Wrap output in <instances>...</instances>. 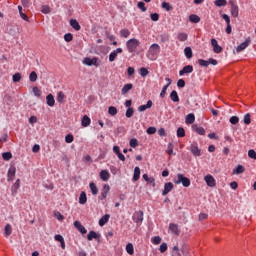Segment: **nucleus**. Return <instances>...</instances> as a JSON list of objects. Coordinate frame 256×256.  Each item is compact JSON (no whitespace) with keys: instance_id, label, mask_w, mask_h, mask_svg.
Here are the masks:
<instances>
[{"instance_id":"5701e85b","label":"nucleus","mask_w":256,"mask_h":256,"mask_svg":"<svg viewBox=\"0 0 256 256\" xmlns=\"http://www.w3.org/2000/svg\"><path fill=\"white\" fill-rule=\"evenodd\" d=\"M245 173V167L243 165L239 164L237 167L233 170V175H241Z\"/></svg>"},{"instance_id":"0e129e2a","label":"nucleus","mask_w":256,"mask_h":256,"mask_svg":"<svg viewBox=\"0 0 256 256\" xmlns=\"http://www.w3.org/2000/svg\"><path fill=\"white\" fill-rule=\"evenodd\" d=\"M166 153L168 155H173V144L172 143H168Z\"/></svg>"},{"instance_id":"393cba45","label":"nucleus","mask_w":256,"mask_h":256,"mask_svg":"<svg viewBox=\"0 0 256 256\" xmlns=\"http://www.w3.org/2000/svg\"><path fill=\"white\" fill-rule=\"evenodd\" d=\"M131 89H133V84L131 83L125 84L121 90L122 95H127V93L131 91Z\"/></svg>"},{"instance_id":"4c0bfd02","label":"nucleus","mask_w":256,"mask_h":256,"mask_svg":"<svg viewBox=\"0 0 256 256\" xmlns=\"http://www.w3.org/2000/svg\"><path fill=\"white\" fill-rule=\"evenodd\" d=\"M188 37L189 36L187 35V33L181 32V33H178L177 39L183 42V41H187Z\"/></svg>"},{"instance_id":"774afa93","label":"nucleus","mask_w":256,"mask_h":256,"mask_svg":"<svg viewBox=\"0 0 256 256\" xmlns=\"http://www.w3.org/2000/svg\"><path fill=\"white\" fill-rule=\"evenodd\" d=\"M160 253H165L167 251V243H162L159 248Z\"/></svg>"},{"instance_id":"8fccbe9b","label":"nucleus","mask_w":256,"mask_h":256,"mask_svg":"<svg viewBox=\"0 0 256 256\" xmlns=\"http://www.w3.org/2000/svg\"><path fill=\"white\" fill-rule=\"evenodd\" d=\"M167 89H169V85H165V86L162 88V90H161V92H160V97H161V99H165V95H167Z\"/></svg>"},{"instance_id":"dca6fc26","label":"nucleus","mask_w":256,"mask_h":256,"mask_svg":"<svg viewBox=\"0 0 256 256\" xmlns=\"http://www.w3.org/2000/svg\"><path fill=\"white\" fill-rule=\"evenodd\" d=\"M169 231H171V233H173V235H179L181 233V231L179 230V225H177L175 223L169 224Z\"/></svg>"},{"instance_id":"4be33fe9","label":"nucleus","mask_w":256,"mask_h":256,"mask_svg":"<svg viewBox=\"0 0 256 256\" xmlns=\"http://www.w3.org/2000/svg\"><path fill=\"white\" fill-rule=\"evenodd\" d=\"M110 177H111V174H109L108 170H102L100 172V179L102 181H109Z\"/></svg>"},{"instance_id":"f704fd0d","label":"nucleus","mask_w":256,"mask_h":256,"mask_svg":"<svg viewBox=\"0 0 256 256\" xmlns=\"http://www.w3.org/2000/svg\"><path fill=\"white\" fill-rule=\"evenodd\" d=\"M192 128L196 133H198V135H205V128L198 127L197 125H193Z\"/></svg>"},{"instance_id":"c03bdc74","label":"nucleus","mask_w":256,"mask_h":256,"mask_svg":"<svg viewBox=\"0 0 256 256\" xmlns=\"http://www.w3.org/2000/svg\"><path fill=\"white\" fill-rule=\"evenodd\" d=\"M56 100L58 103H63V101L65 100V93L61 91L58 92Z\"/></svg>"},{"instance_id":"1a4fd4ad","label":"nucleus","mask_w":256,"mask_h":256,"mask_svg":"<svg viewBox=\"0 0 256 256\" xmlns=\"http://www.w3.org/2000/svg\"><path fill=\"white\" fill-rule=\"evenodd\" d=\"M109 191H111V187H109V184H105L103 186L99 199H101V201L107 199V195L109 194Z\"/></svg>"},{"instance_id":"aec40b11","label":"nucleus","mask_w":256,"mask_h":256,"mask_svg":"<svg viewBox=\"0 0 256 256\" xmlns=\"http://www.w3.org/2000/svg\"><path fill=\"white\" fill-rule=\"evenodd\" d=\"M46 103L48 107H55V97H53V94H48L46 96Z\"/></svg>"},{"instance_id":"7c9ffc66","label":"nucleus","mask_w":256,"mask_h":256,"mask_svg":"<svg viewBox=\"0 0 256 256\" xmlns=\"http://www.w3.org/2000/svg\"><path fill=\"white\" fill-rule=\"evenodd\" d=\"M91 125V118L89 116L85 115L82 118V127H89Z\"/></svg>"},{"instance_id":"72a5a7b5","label":"nucleus","mask_w":256,"mask_h":256,"mask_svg":"<svg viewBox=\"0 0 256 256\" xmlns=\"http://www.w3.org/2000/svg\"><path fill=\"white\" fill-rule=\"evenodd\" d=\"M126 252L128 255H133L135 253V248L133 247V243H128L126 245Z\"/></svg>"},{"instance_id":"423d86ee","label":"nucleus","mask_w":256,"mask_h":256,"mask_svg":"<svg viewBox=\"0 0 256 256\" xmlns=\"http://www.w3.org/2000/svg\"><path fill=\"white\" fill-rule=\"evenodd\" d=\"M190 151L194 157H201V149H199L196 142L190 145Z\"/></svg>"},{"instance_id":"de8ad7c7","label":"nucleus","mask_w":256,"mask_h":256,"mask_svg":"<svg viewBox=\"0 0 256 256\" xmlns=\"http://www.w3.org/2000/svg\"><path fill=\"white\" fill-rule=\"evenodd\" d=\"M12 157H13V154H11V152L2 153V159H4V161H9Z\"/></svg>"},{"instance_id":"f03ea898","label":"nucleus","mask_w":256,"mask_h":256,"mask_svg":"<svg viewBox=\"0 0 256 256\" xmlns=\"http://www.w3.org/2000/svg\"><path fill=\"white\" fill-rule=\"evenodd\" d=\"M141 45V42L139 39L131 38L128 41H126V49L128 53H135L137 51V47Z\"/></svg>"},{"instance_id":"9b49d317","label":"nucleus","mask_w":256,"mask_h":256,"mask_svg":"<svg viewBox=\"0 0 256 256\" xmlns=\"http://www.w3.org/2000/svg\"><path fill=\"white\" fill-rule=\"evenodd\" d=\"M119 53H123V48H117L116 50L112 51L109 54L110 63H113V61H115V59H117V56L119 55Z\"/></svg>"},{"instance_id":"c85d7f7f","label":"nucleus","mask_w":256,"mask_h":256,"mask_svg":"<svg viewBox=\"0 0 256 256\" xmlns=\"http://www.w3.org/2000/svg\"><path fill=\"white\" fill-rule=\"evenodd\" d=\"M89 188H90L92 195H97V193H99V188H97V184H95L94 182H91L89 184Z\"/></svg>"},{"instance_id":"13d9d810","label":"nucleus","mask_w":256,"mask_h":256,"mask_svg":"<svg viewBox=\"0 0 256 256\" xmlns=\"http://www.w3.org/2000/svg\"><path fill=\"white\" fill-rule=\"evenodd\" d=\"M138 9H140L143 13L147 11V7H145V2H138L137 4Z\"/></svg>"},{"instance_id":"0eeeda50","label":"nucleus","mask_w":256,"mask_h":256,"mask_svg":"<svg viewBox=\"0 0 256 256\" xmlns=\"http://www.w3.org/2000/svg\"><path fill=\"white\" fill-rule=\"evenodd\" d=\"M250 43L251 38H247L244 42H242L240 45L236 47V52L241 53V51H245V49L249 47Z\"/></svg>"},{"instance_id":"338daca9","label":"nucleus","mask_w":256,"mask_h":256,"mask_svg":"<svg viewBox=\"0 0 256 256\" xmlns=\"http://www.w3.org/2000/svg\"><path fill=\"white\" fill-rule=\"evenodd\" d=\"M248 157H250V159H256V152L255 150L251 149L248 151Z\"/></svg>"},{"instance_id":"20e7f679","label":"nucleus","mask_w":256,"mask_h":256,"mask_svg":"<svg viewBox=\"0 0 256 256\" xmlns=\"http://www.w3.org/2000/svg\"><path fill=\"white\" fill-rule=\"evenodd\" d=\"M98 61H99V59L97 57H94V58L86 57V58H84L83 63H84V65H87L88 67H91L93 65L95 67H99Z\"/></svg>"},{"instance_id":"bf43d9fd","label":"nucleus","mask_w":256,"mask_h":256,"mask_svg":"<svg viewBox=\"0 0 256 256\" xmlns=\"http://www.w3.org/2000/svg\"><path fill=\"white\" fill-rule=\"evenodd\" d=\"M229 122L231 123V125H237V123H239V117L232 116V117H230Z\"/></svg>"},{"instance_id":"a211bd4d","label":"nucleus","mask_w":256,"mask_h":256,"mask_svg":"<svg viewBox=\"0 0 256 256\" xmlns=\"http://www.w3.org/2000/svg\"><path fill=\"white\" fill-rule=\"evenodd\" d=\"M193 71V65L184 66L182 70L179 71L180 77L186 75L187 73H191Z\"/></svg>"},{"instance_id":"6e6d98bb","label":"nucleus","mask_w":256,"mask_h":256,"mask_svg":"<svg viewBox=\"0 0 256 256\" xmlns=\"http://www.w3.org/2000/svg\"><path fill=\"white\" fill-rule=\"evenodd\" d=\"M4 231H5V235L7 237H9V235H11L12 233V228H11V224H7L4 228Z\"/></svg>"},{"instance_id":"b1692460","label":"nucleus","mask_w":256,"mask_h":256,"mask_svg":"<svg viewBox=\"0 0 256 256\" xmlns=\"http://www.w3.org/2000/svg\"><path fill=\"white\" fill-rule=\"evenodd\" d=\"M70 26L74 28L75 31H81V25L79 22L75 19L70 20Z\"/></svg>"},{"instance_id":"4468645a","label":"nucleus","mask_w":256,"mask_h":256,"mask_svg":"<svg viewBox=\"0 0 256 256\" xmlns=\"http://www.w3.org/2000/svg\"><path fill=\"white\" fill-rule=\"evenodd\" d=\"M20 187H21V180L17 179L16 182L11 187L12 195H17V192L19 191Z\"/></svg>"},{"instance_id":"2f4dec72","label":"nucleus","mask_w":256,"mask_h":256,"mask_svg":"<svg viewBox=\"0 0 256 256\" xmlns=\"http://www.w3.org/2000/svg\"><path fill=\"white\" fill-rule=\"evenodd\" d=\"M184 55L186 59H191L193 57V50L191 49V47H186L184 49Z\"/></svg>"},{"instance_id":"f3484780","label":"nucleus","mask_w":256,"mask_h":256,"mask_svg":"<svg viewBox=\"0 0 256 256\" xmlns=\"http://www.w3.org/2000/svg\"><path fill=\"white\" fill-rule=\"evenodd\" d=\"M74 227L80 232L82 233V235H85L87 233V229L85 228V226L81 225V222L79 221H75L74 222Z\"/></svg>"},{"instance_id":"6ab92c4d","label":"nucleus","mask_w":256,"mask_h":256,"mask_svg":"<svg viewBox=\"0 0 256 256\" xmlns=\"http://www.w3.org/2000/svg\"><path fill=\"white\" fill-rule=\"evenodd\" d=\"M109 219H111V215L105 214L99 219V226L104 227L106 223H109Z\"/></svg>"},{"instance_id":"473e14b6","label":"nucleus","mask_w":256,"mask_h":256,"mask_svg":"<svg viewBox=\"0 0 256 256\" xmlns=\"http://www.w3.org/2000/svg\"><path fill=\"white\" fill-rule=\"evenodd\" d=\"M79 203L80 205H85V203H87V194L85 192H81L79 196Z\"/></svg>"},{"instance_id":"603ef678","label":"nucleus","mask_w":256,"mask_h":256,"mask_svg":"<svg viewBox=\"0 0 256 256\" xmlns=\"http://www.w3.org/2000/svg\"><path fill=\"white\" fill-rule=\"evenodd\" d=\"M29 80L32 82V83H35V81H37V72L35 71H32L29 75Z\"/></svg>"},{"instance_id":"37998d69","label":"nucleus","mask_w":256,"mask_h":256,"mask_svg":"<svg viewBox=\"0 0 256 256\" xmlns=\"http://www.w3.org/2000/svg\"><path fill=\"white\" fill-rule=\"evenodd\" d=\"M172 256H182L181 250L179 249V246H174L172 248Z\"/></svg>"},{"instance_id":"3c124183","label":"nucleus","mask_w":256,"mask_h":256,"mask_svg":"<svg viewBox=\"0 0 256 256\" xmlns=\"http://www.w3.org/2000/svg\"><path fill=\"white\" fill-rule=\"evenodd\" d=\"M177 137H179V138L185 137V128L179 127L177 129Z\"/></svg>"},{"instance_id":"f257e3e1","label":"nucleus","mask_w":256,"mask_h":256,"mask_svg":"<svg viewBox=\"0 0 256 256\" xmlns=\"http://www.w3.org/2000/svg\"><path fill=\"white\" fill-rule=\"evenodd\" d=\"M159 53H161V46H159L157 43H154L149 47L146 53V57L149 59V61H157Z\"/></svg>"},{"instance_id":"ddd939ff","label":"nucleus","mask_w":256,"mask_h":256,"mask_svg":"<svg viewBox=\"0 0 256 256\" xmlns=\"http://www.w3.org/2000/svg\"><path fill=\"white\" fill-rule=\"evenodd\" d=\"M173 184L171 182H167L164 184V190L162 192L163 197H165L166 195H169V193H171V191H173Z\"/></svg>"},{"instance_id":"49530a36","label":"nucleus","mask_w":256,"mask_h":256,"mask_svg":"<svg viewBox=\"0 0 256 256\" xmlns=\"http://www.w3.org/2000/svg\"><path fill=\"white\" fill-rule=\"evenodd\" d=\"M133 113H135V111L133 110V107H129L126 110V117L127 119H131V117H133Z\"/></svg>"},{"instance_id":"864d4df0","label":"nucleus","mask_w":256,"mask_h":256,"mask_svg":"<svg viewBox=\"0 0 256 256\" xmlns=\"http://www.w3.org/2000/svg\"><path fill=\"white\" fill-rule=\"evenodd\" d=\"M108 113L109 115H112V117H115V115H117V109L114 106H110L108 108Z\"/></svg>"},{"instance_id":"052dcab7","label":"nucleus","mask_w":256,"mask_h":256,"mask_svg":"<svg viewBox=\"0 0 256 256\" xmlns=\"http://www.w3.org/2000/svg\"><path fill=\"white\" fill-rule=\"evenodd\" d=\"M32 91L35 97H41V90L37 86L33 87Z\"/></svg>"},{"instance_id":"e433bc0d","label":"nucleus","mask_w":256,"mask_h":256,"mask_svg":"<svg viewBox=\"0 0 256 256\" xmlns=\"http://www.w3.org/2000/svg\"><path fill=\"white\" fill-rule=\"evenodd\" d=\"M189 21L191 23H199V21H201V18L196 14H192L189 16Z\"/></svg>"},{"instance_id":"ea45409f","label":"nucleus","mask_w":256,"mask_h":256,"mask_svg":"<svg viewBox=\"0 0 256 256\" xmlns=\"http://www.w3.org/2000/svg\"><path fill=\"white\" fill-rule=\"evenodd\" d=\"M216 7H225L227 5V0H216L214 1Z\"/></svg>"},{"instance_id":"c756f323","label":"nucleus","mask_w":256,"mask_h":256,"mask_svg":"<svg viewBox=\"0 0 256 256\" xmlns=\"http://www.w3.org/2000/svg\"><path fill=\"white\" fill-rule=\"evenodd\" d=\"M170 99L173 103H179V94L175 90L170 93Z\"/></svg>"},{"instance_id":"58836bf2","label":"nucleus","mask_w":256,"mask_h":256,"mask_svg":"<svg viewBox=\"0 0 256 256\" xmlns=\"http://www.w3.org/2000/svg\"><path fill=\"white\" fill-rule=\"evenodd\" d=\"M120 35L121 37H124V39H127L131 35V32L129 31V29H122L120 30Z\"/></svg>"},{"instance_id":"4d7b16f0","label":"nucleus","mask_w":256,"mask_h":256,"mask_svg":"<svg viewBox=\"0 0 256 256\" xmlns=\"http://www.w3.org/2000/svg\"><path fill=\"white\" fill-rule=\"evenodd\" d=\"M64 41H66V43H71V41H73V34H71V33L65 34Z\"/></svg>"},{"instance_id":"09e8293b","label":"nucleus","mask_w":256,"mask_h":256,"mask_svg":"<svg viewBox=\"0 0 256 256\" xmlns=\"http://www.w3.org/2000/svg\"><path fill=\"white\" fill-rule=\"evenodd\" d=\"M129 145L130 147H132L133 149H135V147H137L139 145V141L136 138H132L129 141Z\"/></svg>"},{"instance_id":"9d476101","label":"nucleus","mask_w":256,"mask_h":256,"mask_svg":"<svg viewBox=\"0 0 256 256\" xmlns=\"http://www.w3.org/2000/svg\"><path fill=\"white\" fill-rule=\"evenodd\" d=\"M15 173H17V168H15V166H11L7 173V181H14Z\"/></svg>"},{"instance_id":"39448f33","label":"nucleus","mask_w":256,"mask_h":256,"mask_svg":"<svg viewBox=\"0 0 256 256\" xmlns=\"http://www.w3.org/2000/svg\"><path fill=\"white\" fill-rule=\"evenodd\" d=\"M132 220L137 225H141L143 223V211H136L132 216Z\"/></svg>"},{"instance_id":"cd10ccee","label":"nucleus","mask_w":256,"mask_h":256,"mask_svg":"<svg viewBox=\"0 0 256 256\" xmlns=\"http://www.w3.org/2000/svg\"><path fill=\"white\" fill-rule=\"evenodd\" d=\"M93 239H99V235H98V233L97 232H95V231H90L89 233H88V235H87V240L88 241H93Z\"/></svg>"},{"instance_id":"a19ab883","label":"nucleus","mask_w":256,"mask_h":256,"mask_svg":"<svg viewBox=\"0 0 256 256\" xmlns=\"http://www.w3.org/2000/svg\"><path fill=\"white\" fill-rule=\"evenodd\" d=\"M244 125H251V114L247 113L243 118Z\"/></svg>"},{"instance_id":"e2e57ef3","label":"nucleus","mask_w":256,"mask_h":256,"mask_svg":"<svg viewBox=\"0 0 256 256\" xmlns=\"http://www.w3.org/2000/svg\"><path fill=\"white\" fill-rule=\"evenodd\" d=\"M214 53H221L223 51V47H221L219 44H216V46L213 47Z\"/></svg>"},{"instance_id":"5fc2aeb1","label":"nucleus","mask_w":256,"mask_h":256,"mask_svg":"<svg viewBox=\"0 0 256 256\" xmlns=\"http://www.w3.org/2000/svg\"><path fill=\"white\" fill-rule=\"evenodd\" d=\"M198 64L200 65V67H209V60L199 59Z\"/></svg>"},{"instance_id":"c9c22d12","label":"nucleus","mask_w":256,"mask_h":256,"mask_svg":"<svg viewBox=\"0 0 256 256\" xmlns=\"http://www.w3.org/2000/svg\"><path fill=\"white\" fill-rule=\"evenodd\" d=\"M18 11H19V15H20L21 19H23V21L29 22V17L26 16L25 13H23V7L22 6H18Z\"/></svg>"},{"instance_id":"69168bd1","label":"nucleus","mask_w":256,"mask_h":256,"mask_svg":"<svg viewBox=\"0 0 256 256\" xmlns=\"http://www.w3.org/2000/svg\"><path fill=\"white\" fill-rule=\"evenodd\" d=\"M148 73H149V70H147V68H141L140 69L141 77H147Z\"/></svg>"},{"instance_id":"a878e982","label":"nucleus","mask_w":256,"mask_h":256,"mask_svg":"<svg viewBox=\"0 0 256 256\" xmlns=\"http://www.w3.org/2000/svg\"><path fill=\"white\" fill-rule=\"evenodd\" d=\"M139 177H141V169L139 166L134 168L133 181H139Z\"/></svg>"},{"instance_id":"f8f14e48","label":"nucleus","mask_w":256,"mask_h":256,"mask_svg":"<svg viewBox=\"0 0 256 256\" xmlns=\"http://www.w3.org/2000/svg\"><path fill=\"white\" fill-rule=\"evenodd\" d=\"M230 5H231V15L234 18L239 17V6H237V4L233 3V1H230Z\"/></svg>"},{"instance_id":"a18cd8bd","label":"nucleus","mask_w":256,"mask_h":256,"mask_svg":"<svg viewBox=\"0 0 256 256\" xmlns=\"http://www.w3.org/2000/svg\"><path fill=\"white\" fill-rule=\"evenodd\" d=\"M162 9H165V11H172L173 6L169 2H162Z\"/></svg>"},{"instance_id":"7ed1b4c3","label":"nucleus","mask_w":256,"mask_h":256,"mask_svg":"<svg viewBox=\"0 0 256 256\" xmlns=\"http://www.w3.org/2000/svg\"><path fill=\"white\" fill-rule=\"evenodd\" d=\"M175 185H183V187H189L191 185V180L185 175L178 173L176 179H174Z\"/></svg>"},{"instance_id":"680f3d73","label":"nucleus","mask_w":256,"mask_h":256,"mask_svg":"<svg viewBox=\"0 0 256 256\" xmlns=\"http://www.w3.org/2000/svg\"><path fill=\"white\" fill-rule=\"evenodd\" d=\"M74 139H75V137H73V134H68L65 136V141L67 143H73Z\"/></svg>"},{"instance_id":"6e6552de","label":"nucleus","mask_w":256,"mask_h":256,"mask_svg":"<svg viewBox=\"0 0 256 256\" xmlns=\"http://www.w3.org/2000/svg\"><path fill=\"white\" fill-rule=\"evenodd\" d=\"M204 181L206 182V185L208 187H215V185H217V182L215 181V178L211 174L206 175L204 177Z\"/></svg>"},{"instance_id":"412c9836","label":"nucleus","mask_w":256,"mask_h":256,"mask_svg":"<svg viewBox=\"0 0 256 256\" xmlns=\"http://www.w3.org/2000/svg\"><path fill=\"white\" fill-rule=\"evenodd\" d=\"M185 123L186 125H193V123H195V114L190 113L186 115Z\"/></svg>"},{"instance_id":"2eb2a0df","label":"nucleus","mask_w":256,"mask_h":256,"mask_svg":"<svg viewBox=\"0 0 256 256\" xmlns=\"http://www.w3.org/2000/svg\"><path fill=\"white\" fill-rule=\"evenodd\" d=\"M151 107H153V101L148 100L145 105H140V106L138 107V111H139L140 113H143V111H147V109H151Z\"/></svg>"},{"instance_id":"79ce46f5","label":"nucleus","mask_w":256,"mask_h":256,"mask_svg":"<svg viewBox=\"0 0 256 256\" xmlns=\"http://www.w3.org/2000/svg\"><path fill=\"white\" fill-rule=\"evenodd\" d=\"M21 78H22L21 73L16 72V73L12 76V81H13L14 83H19V81H21Z\"/></svg>"},{"instance_id":"bb28decb","label":"nucleus","mask_w":256,"mask_h":256,"mask_svg":"<svg viewBox=\"0 0 256 256\" xmlns=\"http://www.w3.org/2000/svg\"><path fill=\"white\" fill-rule=\"evenodd\" d=\"M142 178L144 179V181H146L147 183H150V185L155 187V178L149 177V175L147 174H143Z\"/></svg>"}]
</instances>
